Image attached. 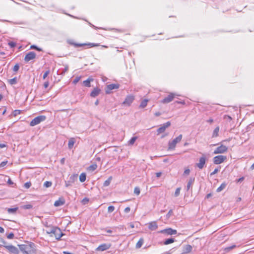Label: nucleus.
<instances>
[{"mask_svg":"<svg viewBox=\"0 0 254 254\" xmlns=\"http://www.w3.org/2000/svg\"><path fill=\"white\" fill-rule=\"evenodd\" d=\"M19 249L22 254H35L36 247L34 243L26 241L23 244L18 245Z\"/></svg>","mask_w":254,"mask_h":254,"instance_id":"f257e3e1","label":"nucleus"},{"mask_svg":"<svg viewBox=\"0 0 254 254\" xmlns=\"http://www.w3.org/2000/svg\"><path fill=\"white\" fill-rule=\"evenodd\" d=\"M46 119V117L45 116L41 115L36 117L30 122V126L31 127H34L45 121Z\"/></svg>","mask_w":254,"mask_h":254,"instance_id":"f03ea898","label":"nucleus"},{"mask_svg":"<svg viewBox=\"0 0 254 254\" xmlns=\"http://www.w3.org/2000/svg\"><path fill=\"white\" fill-rule=\"evenodd\" d=\"M182 136V135L180 134L178 137L174 139L172 141H170L168 143V149L169 150L174 149L176 144L181 141Z\"/></svg>","mask_w":254,"mask_h":254,"instance_id":"7ed1b4c3","label":"nucleus"},{"mask_svg":"<svg viewBox=\"0 0 254 254\" xmlns=\"http://www.w3.org/2000/svg\"><path fill=\"white\" fill-rule=\"evenodd\" d=\"M228 148L227 146L221 144L214 150L213 153L214 154H223L227 152Z\"/></svg>","mask_w":254,"mask_h":254,"instance_id":"20e7f679","label":"nucleus"},{"mask_svg":"<svg viewBox=\"0 0 254 254\" xmlns=\"http://www.w3.org/2000/svg\"><path fill=\"white\" fill-rule=\"evenodd\" d=\"M72 45H73L75 47H80L83 46H87L88 48H91L93 47H99L100 45L98 43H72Z\"/></svg>","mask_w":254,"mask_h":254,"instance_id":"39448f33","label":"nucleus"},{"mask_svg":"<svg viewBox=\"0 0 254 254\" xmlns=\"http://www.w3.org/2000/svg\"><path fill=\"white\" fill-rule=\"evenodd\" d=\"M227 159L226 156L224 155H217L213 158V161L215 164L218 165L223 163Z\"/></svg>","mask_w":254,"mask_h":254,"instance_id":"423d86ee","label":"nucleus"},{"mask_svg":"<svg viewBox=\"0 0 254 254\" xmlns=\"http://www.w3.org/2000/svg\"><path fill=\"white\" fill-rule=\"evenodd\" d=\"M4 247L10 253L19 254V250L18 248L12 245H4Z\"/></svg>","mask_w":254,"mask_h":254,"instance_id":"0eeeda50","label":"nucleus"},{"mask_svg":"<svg viewBox=\"0 0 254 254\" xmlns=\"http://www.w3.org/2000/svg\"><path fill=\"white\" fill-rule=\"evenodd\" d=\"M170 126L171 123L170 122H167L166 123L163 124L157 130V134L159 135L161 133L164 132L166 128L169 127Z\"/></svg>","mask_w":254,"mask_h":254,"instance_id":"6e6552de","label":"nucleus"},{"mask_svg":"<svg viewBox=\"0 0 254 254\" xmlns=\"http://www.w3.org/2000/svg\"><path fill=\"white\" fill-rule=\"evenodd\" d=\"M120 87V85L117 84H111L107 86L105 92L106 94H110L112 92V90L114 89H118Z\"/></svg>","mask_w":254,"mask_h":254,"instance_id":"1a4fd4ad","label":"nucleus"},{"mask_svg":"<svg viewBox=\"0 0 254 254\" xmlns=\"http://www.w3.org/2000/svg\"><path fill=\"white\" fill-rule=\"evenodd\" d=\"M51 233L54 234L55 237L57 240H59L63 235V234L61 232V230L58 228H54L52 230Z\"/></svg>","mask_w":254,"mask_h":254,"instance_id":"9d476101","label":"nucleus"},{"mask_svg":"<svg viewBox=\"0 0 254 254\" xmlns=\"http://www.w3.org/2000/svg\"><path fill=\"white\" fill-rule=\"evenodd\" d=\"M175 97V94L173 93H170L169 95L164 98L162 101L161 103L163 104H167L172 101Z\"/></svg>","mask_w":254,"mask_h":254,"instance_id":"9b49d317","label":"nucleus"},{"mask_svg":"<svg viewBox=\"0 0 254 254\" xmlns=\"http://www.w3.org/2000/svg\"><path fill=\"white\" fill-rule=\"evenodd\" d=\"M134 100V96L132 95L127 96L123 104L126 106H130Z\"/></svg>","mask_w":254,"mask_h":254,"instance_id":"f8f14e48","label":"nucleus"},{"mask_svg":"<svg viewBox=\"0 0 254 254\" xmlns=\"http://www.w3.org/2000/svg\"><path fill=\"white\" fill-rule=\"evenodd\" d=\"M159 233L162 234H165L167 235H172L177 234V230L172 229L171 228H169L161 230L159 231Z\"/></svg>","mask_w":254,"mask_h":254,"instance_id":"ddd939ff","label":"nucleus"},{"mask_svg":"<svg viewBox=\"0 0 254 254\" xmlns=\"http://www.w3.org/2000/svg\"><path fill=\"white\" fill-rule=\"evenodd\" d=\"M36 58V54L34 52H30L28 53L25 56L24 61L28 62L31 60H34Z\"/></svg>","mask_w":254,"mask_h":254,"instance_id":"4468645a","label":"nucleus"},{"mask_svg":"<svg viewBox=\"0 0 254 254\" xmlns=\"http://www.w3.org/2000/svg\"><path fill=\"white\" fill-rule=\"evenodd\" d=\"M206 159V157L204 156V155H203L199 158V162L196 164V166L199 169H202L204 167L205 164Z\"/></svg>","mask_w":254,"mask_h":254,"instance_id":"2eb2a0df","label":"nucleus"},{"mask_svg":"<svg viewBox=\"0 0 254 254\" xmlns=\"http://www.w3.org/2000/svg\"><path fill=\"white\" fill-rule=\"evenodd\" d=\"M111 246V245L110 244H103L99 246L96 250L97 251H104L109 249Z\"/></svg>","mask_w":254,"mask_h":254,"instance_id":"dca6fc26","label":"nucleus"},{"mask_svg":"<svg viewBox=\"0 0 254 254\" xmlns=\"http://www.w3.org/2000/svg\"><path fill=\"white\" fill-rule=\"evenodd\" d=\"M101 92V90L98 87L94 88L90 93V96L95 97L98 96Z\"/></svg>","mask_w":254,"mask_h":254,"instance_id":"f3484780","label":"nucleus"},{"mask_svg":"<svg viewBox=\"0 0 254 254\" xmlns=\"http://www.w3.org/2000/svg\"><path fill=\"white\" fill-rule=\"evenodd\" d=\"M93 80H94V79L92 77H89L86 80L83 81V84L85 87H91V82L93 81Z\"/></svg>","mask_w":254,"mask_h":254,"instance_id":"a211bd4d","label":"nucleus"},{"mask_svg":"<svg viewBox=\"0 0 254 254\" xmlns=\"http://www.w3.org/2000/svg\"><path fill=\"white\" fill-rule=\"evenodd\" d=\"M158 225L155 221L151 222L149 223L148 228L151 230L154 231L157 229Z\"/></svg>","mask_w":254,"mask_h":254,"instance_id":"6ab92c4d","label":"nucleus"},{"mask_svg":"<svg viewBox=\"0 0 254 254\" xmlns=\"http://www.w3.org/2000/svg\"><path fill=\"white\" fill-rule=\"evenodd\" d=\"M65 200L63 198H60L58 200H56L54 203V206L58 207L63 205L64 204Z\"/></svg>","mask_w":254,"mask_h":254,"instance_id":"aec40b11","label":"nucleus"},{"mask_svg":"<svg viewBox=\"0 0 254 254\" xmlns=\"http://www.w3.org/2000/svg\"><path fill=\"white\" fill-rule=\"evenodd\" d=\"M192 250V247L190 245H186L184 248V253L187 254L190 253Z\"/></svg>","mask_w":254,"mask_h":254,"instance_id":"412c9836","label":"nucleus"},{"mask_svg":"<svg viewBox=\"0 0 254 254\" xmlns=\"http://www.w3.org/2000/svg\"><path fill=\"white\" fill-rule=\"evenodd\" d=\"M144 243V239L142 238L139 239L138 241L137 242L135 245V247L137 249H139L141 248Z\"/></svg>","mask_w":254,"mask_h":254,"instance_id":"4be33fe9","label":"nucleus"},{"mask_svg":"<svg viewBox=\"0 0 254 254\" xmlns=\"http://www.w3.org/2000/svg\"><path fill=\"white\" fill-rule=\"evenodd\" d=\"M219 127H215L214 130L213 131L212 137L213 138L216 137L219 135Z\"/></svg>","mask_w":254,"mask_h":254,"instance_id":"5701e85b","label":"nucleus"},{"mask_svg":"<svg viewBox=\"0 0 254 254\" xmlns=\"http://www.w3.org/2000/svg\"><path fill=\"white\" fill-rule=\"evenodd\" d=\"M75 142L74 138H70L68 143V147L69 149H71Z\"/></svg>","mask_w":254,"mask_h":254,"instance_id":"b1692460","label":"nucleus"},{"mask_svg":"<svg viewBox=\"0 0 254 254\" xmlns=\"http://www.w3.org/2000/svg\"><path fill=\"white\" fill-rule=\"evenodd\" d=\"M97 168V165L96 163H94V164H93L92 165H91L90 166H89L88 168H87V170L89 171H93L94 170H95Z\"/></svg>","mask_w":254,"mask_h":254,"instance_id":"393cba45","label":"nucleus"},{"mask_svg":"<svg viewBox=\"0 0 254 254\" xmlns=\"http://www.w3.org/2000/svg\"><path fill=\"white\" fill-rule=\"evenodd\" d=\"M86 175L85 173H82L79 176V180L83 183L86 180Z\"/></svg>","mask_w":254,"mask_h":254,"instance_id":"a878e982","label":"nucleus"},{"mask_svg":"<svg viewBox=\"0 0 254 254\" xmlns=\"http://www.w3.org/2000/svg\"><path fill=\"white\" fill-rule=\"evenodd\" d=\"M227 184L226 183H223L219 187H218L217 189V192H220L221 191H222L223 190H224Z\"/></svg>","mask_w":254,"mask_h":254,"instance_id":"bb28decb","label":"nucleus"},{"mask_svg":"<svg viewBox=\"0 0 254 254\" xmlns=\"http://www.w3.org/2000/svg\"><path fill=\"white\" fill-rule=\"evenodd\" d=\"M148 102V100L147 99L143 100L141 102V103L139 105V107L141 108H144V107H145L147 106Z\"/></svg>","mask_w":254,"mask_h":254,"instance_id":"cd10ccee","label":"nucleus"},{"mask_svg":"<svg viewBox=\"0 0 254 254\" xmlns=\"http://www.w3.org/2000/svg\"><path fill=\"white\" fill-rule=\"evenodd\" d=\"M18 208L17 207H15L12 208H7V211L8 213H15L18 210Z\"/></svg>","mask_w":254,"mask_h":254,"instance_id":"c85d7f7f","label":"nucleus"},{"mask_svg":"<svg viewBox=\"0 0 254 254\" xmlns=\"http://www.w3.org/2000/svg\"><path fill=\"white\" fill-rule=\"evenodd\" d=\"M112 180V177L111 176V177H109L108 179L104 182V184H103L104 186L107 187V186H109Z\"/></svg>","mask_w":254,"mask_h":254,"instance_id":"c756f323","label":"nucleus"},{"mask_svg":"<svg viewBox=\"0 0 254 254\" xmlns=\"http://www.w3.org/2000/svg\"><path fill=\"white\" fill-rule=\"evenodd\" d=\"M175 242V240L173 238L168 239L166 240L164 242V244L165 245H169L170 244H172Z\"/></svg>","mask_w":254,"mask_h":254,"instance_id":"7c9ffc66","label":"nucleus"},{"mask_svg":"<svg viewBox=\"0 0 254 254\" xmlns=\"http://www.w3.org/2000/svg\"><path fill=\"white\" fill-rule=\"evenodd\" d=\"M8 83L11 84H15L17 83V79L16 77L8 80Z\"/></svg>","mask_w":254,"mask_h":254,"instance_id":"2f4dec72","label":"nucleus"},{"mask_svg":"<svg viewBox=\"0 0 254 254\" xmlns=\"http://www.w3.org/2000/svg\"><path fill=\"white\" fill-rule=\"evenodd\" d=\"M52 183L50 181H46L44 183V186L46 188H49L51 187Z\"/></svg>","mask_w":254,"mask_h":254,"instance_id":"473e14b6","label":"nucleus"},{"mask_svg":"<svg viewBox=\"0 0 254 254\" xmlns=\"http://www.w3.org/2000/svg\"><path fill=\"white\" fill-rule=\"evenodd\" d=\"M81 79L80 76H76L74 80L72 81V83L73 84H76L77 82L79 81V80Z\"/></svg>","mask_w":254,"mask_h":254,"instance_id":"72a5a7b5","label":"nucleus"},{"mask_svg":"<svg viewBox=\"0 0 254 254\" xmlns=\"http://www.w3.org/2000/svg\"><path fill=\"white\" fill-rule=\"evenodd\" d=\"M30 49H35L38 51H42V49L40 48H39L38 47H37L35 45H31L30 46Z\"/></svg>","mask_w":254,"mask_h":254,"instance_id":"f704fd0d","label":"nucleus"},{"mask_svg":"<svg viewBox=\"0 0 254 254\" xmlns=\"http://www.w3.org/2000/svg\"><path fill=\"white\" fill-rule=\"evenodd\" d=\"M140 189L138 187H135L134 189V193L138 195L140 194Z\"/></svg>","mask_w":254,"mask_h":254,"instance_id":"c9c22d12","label":"nucleus"},{"mask_svg":"<svg viewBox=\"0 0 254 254\" xmlns=\"http://www.w3.org/2000/svg\"><path fill=\"white\" fill-rule=\"evenodd\" d=\"M136 139H137L136 137H132L129 141V144L130 145L133 144V143H134V142L135 141Z\"/></svg>","mask_w":254,"mask_h":254,"instance_id":"e433bc0d","label":"nucleus"},{"mask_svg":"<svg viewBox=\"0 0 254 254\" xmlns=\"http://www.w3.org/2000/svg\"><path fill=\"white\" fill-rule=\"evenodd\" d=\"M31 186V183L30 182H26L24 184V187L26 189H28Z\"/></svg>","mask_w":254,"mask_h":254,"instance_id":"4c0bfd02","label":"nucleus"},{"mask_svg":"<svg viewBox=\"0 0 254 254\" xmlns=\"http://www.w3.org/2000/svg\"><path fill=\"white\" fill-rule=\"evenodd\" d=\"M115 210V207L114 206H109L108 207V212H112L113 211H114Z\"/></svg>","mask_w":254,"mask_h":254,"instance_id":"58836bf2","label":"nucleus"},{"mask_svg":"<svg viewBox=\"0 0 254 254\" xmlns=\"http://www.w3.org/2000/svg\"><path fill=\"white\" fill-rule=\"evenodd\" d=\"M180 190H181V188H178L176 190L175 192V195L176 196H178L180 194Z\"/></svg>","mask_w":254,"mask_h":254,"instance_id":"ea45409f","label":"nucleus"},{"mask_svg":"<svg viewBox=\"0 0 254 254\" xmlns=\"http://www.w3.org/2000/svg\"><path fill=\"white\" fill-rule=\"evenodd\" d=\"M8 45L10 47L13 48L16 46V43L14 42L11 41L8 42Z\"/></svg>","mask_w":254,"mask_h":254,"instance_id":"a19ab883","label":"nucleus"},{"mask_svg":"<svg viewBox=\"0 0 254 254\" xmlns=\"http://www.w3.org/2000/svg\"><path fill=\"white\" fill-rule=\"evenodd\" d=\"M19 68V66L18 64H16L14 66V67H13V70L14 71H15V72H16V71H17L18 70Z\"/></svg>","mask_w":254,"mask_h":254,"instance_id":"79ce46f5","label":"nucleus"},{"mask_svg":"<svg viewBox=\"0 0 254 254\" xmlns=\"http://www.w3.org/2000/svg\"><path fill=\"white\" fill-rule=\"evenodd\" d=\"M14 238V234L13 233H10L7 236V238L8 239H12Z\"/></svg>","mask_w":254,"mask_h":254,"instance_id":"37998d69","label":"nucleus"},{"mask_svg":"<svg viewBox=\"0 0 254 254\" xmlns=\"http://www.w3.org/2000/svg\"><path fill=\"white\" fill-rule=\"evenodd\" d=\"M49 73H50V71H49V70H48L46 71L44 73V75H43V79H45L47 77V76L48 75V74H49Z\"/></svg>","mask_w":254,"mask_h":254,"instance_id":"c03bdc74","label":"nucleus"},{"mask_svg":"<svg viewBox=\"0 0 254 254\" xmlns=\"http://www.w3.org/2000/svg\"><path fill=\"white\" fill-rule=\"evenodd\" d=\"M7 163V161H2L0 164V167H4V166H5L6 165Z\"/></svg>","mask_w":254,"mask_h":254,"instance_id":"a18cd8bd","label":"nucleus"},{"mask_svg":"<svg viewBox=\"0 0 254 254\" xmlns=\"http://www.w3.org/2000/svg\"><path fill=\"white\" fill-rule=\"evenodd\" d=\"M32 205L30 204L25 205L23 206V208L24 209H30L32 208Z\"/></svg>","mask_w":254,"mask_h":254,"instance_id":"49530a36","label":"nucleus"},{"mask_svg":"<svg viewBox=\"0 0 254 254\" xmlns=\"http://www.w3.org/2000/svg\"><path fill=\"white\" fill-rule=\"evenodd\" d=\"M219 170L218 169H215L212 173H211L210 175L212 176L218 173Z\"/></svg>","mask_w":254,"mask_h":254,"instance_id":"de8ad7c7","label":"nucleus"},{"mask_svg":"<svg viewBox=\"0 0 254 254\" xmlns=\"http://www.w3.org/2000/svg\"><path fill=\"white\" fill-rule=\"evenodd\" d=\"M113 30L115 32H120V33L124 32V31L123 30H122V29H113Z\"/></svg>","mask_w":254,"mask_h":254,"instance_id":"09e8293b","label":"nucleus"},{"mask_svg":"<svg viewBox=\"0 0 254 254\" xmlns=\"http://www.w3.org/2000/svg\"><path fill=\"white\" fill-rule=\"evenodd\" d=\"M130 208L129 207H127L124 209V211L125 213H128L130 211Z\"/></svg>","mask_w":254,"mask_h":254,"instance_id":"8fccbe9b","label":"nucleus"},{"mask_svg":"<svg viewBox=\"0 0 254 254\" xmlns=\"http://www.w3.org/2000/svg\"><path fill=\"white\" fill-rule=\"evenodd\" d=\"M190 173V169H185V171H184V174L185 175H189Z\"/></svg>","mask_w":254,"mask_h":254,"instance_id":"3c124183","label":"nucleus"},{"mask_svg":"<svg viewBox=\"0 0 254 254\" xmlns=\"http://www.w3.org/2000/svg\"><path fill=\"white\" fill-rule=\"evenodd\" d=\"M49 83L48 81H46L44 83V87L46 88L49 86Z\"/></svg>","mask_w":254,"mask_h":254,"instance_id":"603ef678","label":"nucleus"},{"mask_svg":"<svg viewBox=\"0 0 254 254\" xmlns=\"http://www.w3.org/2000/svg\"><path fill=\"white\" fill-rule=\"evenodd\" d=\"M7 184L9 185L13 184V182L10 179H9L7 181Z\"/></svg>","mask_w":254,"mask_h":254,"instance_id":"864d4df0","label":"nucleus"},{"mask_svg":"<svg viewBox=\"0 0 254 254\" xmlns=\"http://www.w3.org/2000/svg\"><path fill=\"white\" fill-rule=\"evenodd\" d=\"M162 175V173L161 172H157L156 173V176L157 177V178H159Z\"/></svg>","mask_w":254,"mask_h":254,"instance_id":"5fc2aeb1","label":"nucleus"},{"mask_svg":"<svg viewBox=\"0 0 254 254\" xmlns=\"http://www.w3.org/2000/svg\"><path fill=\"white\" fill-rule=\"evenodd\" d=\"M244 180V177H241V178H239V179L237 180V182H242V181H243Z\"/></svg>","mask_w":254,"mask_h":254,"instance_id":"6e6d98bb","label":"nucleus"},{"mask_svg":"<svg viewBox=\"0 0 254 254\" xmlns=\"http://www.w3.org/2000/svg\"><path fill=\"white\" fill-rule=\"evenodd\" d=\"M4 232V229L0 226V233H3Z\"/></svg>","mask_w":254,"mask_h":254,"instance_id":"4d7b16f0","label":"nucleus"},{"mask_svg":"<svg viewBox=\"0 0 254 254\" xmlns=\"http://www.w3.org/2000/svg\"><path fill=\"white\" fill-rule=\"evenodd\" d=\"M176 103H177L178 104H183V105H185V102L184 101H180V102L177 101V102H176Z\"/></svg>","mask_w":254,"mask_h":254,"instance_id":"13d9d810","label":"nucleus"},{"mask_svg":"<svg viewBox=\"0 0 254 254\" xmlns=\"http://www.w3.org/2000/svg\"><path fill=\"white\" fill-rule=\"evenodd\" d=\"M64 161H65V159L64 158H62L61 160V163L62 164H64Z\"/></svg>","mask_w":254,"mask_h":254,"instance_id":"bf43d9fd","label":"nucleus"},{"mask_svg":"<svg viewBox=\"0 0 254 254\" xmlns=\"http://www.w3.org/2000/svg\"><path fill=\"white\" fill-rule=\"evenodd\" d=\"M207 122L210 123H212L213 122V120L212 119H209Z\"/></svg>","mask_w":254,"mask_h":254,"instance_id":"052dcab7","label":"nucleus"},{"mask_svg":"<svg viewBox=\"0 0 254 254\" xmlns=\"http://www.w3.org/2000/svg\"><path fill=\"white\" fill-rule=\"evenodd\" d=\"M154 115L155 116H159L161 115V113L160 112H156Z\"/></svg>","mask_w":254,"mask_h":254,"instance_id":"680f3d73","label":"nucleus"},{"mask_svg":"<svg viewBox=\"0 0 254 254\" xmlns=\"http://www.w3.org/2000/svg\"><path fill=\"white\" fill-rule=\"evenodd\" d=\"M5 146V144H0V148H3Z\"/></svg>","mask_w":254,"mask_h":254,"instance_id":"e2e57ef3","label":"nucleus"},{"mask_svg":"<svg viewBox=\"0 0 254 254\" xmlns=\"http://www.w3.org/2000/svg\"><path fill=\"white\" fill-rule=\"evenodd\" d=\"M251 170H254V163L251 165Z\"/></svg>","mask_w":254,"mask_h":254,"instance_id":"0e129e2a","label":"nucleus"},{"mask_svg":"<svg viewBox=\"0 0 254 254\" xmlns=\"http://www.w3.org/2000/svg\"><path fill=\"white\" fill-rule=\"evenodd\" d=\"M190 185H191V183L190 182H189L188 184V186H187V188H188V190L189 189L190 186Z\"/></svg>","mask_w":254,"mask_h":254,"instance_id":"69168bd1","label":"nucleus"},{"mask_svg":"<svg viewBox=\"0 0 254 254\" xmlns=\"http://www.w3.org/2000/svg\"><path fill=\"white\" fill-rule=\"evenodd\" d=\"M172 210H170L169 211V212L168 213L167 215L169 216V215H170L172 214Z\"/></svg>","mask_w":254,"mask_h":254,"instance_id":"338daca9","label":"nucleus"},{"mask_svg":"<svg viewBox=\"0 0 254 254\" xmlns=\"http://www.w3.org/2000/svg\"><path fill=\"white\" fill-rule=\"evenodd\" d=\"M6 111V109L5 108L4 110H3V112H2V115H4Z\"/></svg>","mask_w":254,"mask_h":254,"instance_id":"774afa93","label":"nucleus"}]
</instances>
